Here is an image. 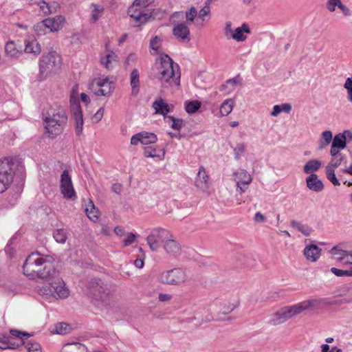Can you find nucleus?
Segmentation results:
<instances>
[{"instance_id": "2f4dec72", "label": "nucleus", "mask_w": 352, "mask_h": 352, "mask_svg": "<svg viewBox=\"0 0 352 352\" xmlns=\"http://www.w3.org/2000/svg\"><path fill=\"white\" fill-rule=\"evenodd\" d=\"M61 352H86V347L79 342L67 343L63 346Z\"/></svg>"}, {"instance_id": "c03bdc74", "label": "nucleus", "mask_w": 352, "mask_h": 352, "mask_svg": "<svg viewBox=\"0 0 352 352\" xmlns=\"http://www.w3.org/2000/svg\"><path fill=\"white\" fill-rule=\"evenodd\" d=\"M166 119H167V122H171L170 126L175 130L179 131L184 126V122L182 119L176 118L171 116L166 117Z\"/></svg>"}, {"instance_id": "774afa93", "label": "nucleus", "mask_w": 352, "mask_h": 352, "mask_svg": "<svg viewBox=\"0 0 352 352\" xmlns=\"http://www.w3.org/2000/svg\"><path fill=\"white\" fill-rule=\"evenodd\" d=\"M342 265L343 266L346 265H352V254L350 252H348L346 254L344 261Z\"/></svg>"}, {"instance_id": "473e14b6", "label": "nucleus", "mask_w": 352, "mask_h": 352, "mask_svg": "<svg viewBox=\"0 0 352 352\" xmlns=\"http://www.w3.org/2000/svg\"><path fill=\"white\" fill-rule=\"evenodd\" d=\"M153 107L155 109L156 113L165 116L170 111L169 105L162 99L155 100L153 103Z\"/></svg>"}, {"instance_id": "72a5a7b5", "label": "nucleus", "mask_w": 352, "mask_h": 352, "mask_svg": "<svg viewBox=\"0 0 352 352\" xmlns=\"http://www.w3.org/2000/svg\"><path fill=\"white\" fill-rule=\"evenodd\" d=\"M321 166V162L318 160H309L303 167V171L306 174H312L317 171Z\"/></svg>"}, {"instance_id": "a19ab883", "label": "nucleus", "mask_w": 352, "mask_h": 352, "mask_svg": "<svg viewBox=\"0 0 352 352\" xmlns=\"http://www.w3.org/2000/svg\"><path fill=\"white\" fill-rule=\"evenodd\" d=\"M292 109V106L288 103H284L280 105H274L273 110L271 112V116L276 117L281 112L289 113Z\"/></svg>"}, {"instance_id": "c9c22d12", "label": "nucleus", "mask_w": 352, "mask_h": 352, "mask_svg": "<svg viewBox=\"0 0 352 352\" xmlns=\"http://www.w3.org/2000/svg\"><path fill=\"white\" fill-rule=\"evenodd\" d=\"M39 6V12L43 15L50 14L56 11L58 5L55 3L53 5H50L45 1H41L37 3Z\"/></svg>"}, {"instance_id": "a211bd4d", "label": "nucleus", "mask_w": 352, "mask_h": 352, "mask_svg": "<svg viewBox=\"0 0 352 352\" xmlns=\"http://www.w3.org/2000/svg\"><path fill=\"white\" fill-rule=\"evenodd\" d=\"M25 343V340H15L14 338L8 334H1L0 336V349H16Z\"/></svg>"}, {"instance_id": "603ef678", "label": "nucleus", "mask_w": 352, "mask_h": 352, "mask_svg": "<svg viewBox=\"0 0 352 352\" xmlns=\"http://www.w3.org/2000/svg\"><path fill=\"white\" fill-rule=\"evenodd\" d=\"M197 16V11L195 7H191L186 12V23H191Z\"/></svg>"}, {"instance_id": "79ce46f5", "label": "nucleus", "mask_w": 352, "mask_h": 352, "mask_svg": "<svg viewBox=\"0 0 352 352\" xmlns=\"http://www.w3.org/2000/svg\"><path fill=\"white\" fill-rule=\"evenodd\" d=\"M100 82H98V78H95L89 85V89L96 96H105L101 86Z\"/></svg>"}, {"instance_id": "37998d69", "label": "nucleus", "mask_w": 352, "mask_h": 352, "mask_svg": "<svg viewBox=\"0 0 352 352\" xmlns=\"http://www.w3.org/2000/svg\"><path fill=\"white\" fill-rule=\"evenodd\" d=\"M116 54L113 52L110 51L105 56L100 57V62L102 65L109 69L111 67V61L116 60Z\"/></svg>"}, {"instance_id": "338daca9", "label": "nucleus", "mask_w": 352, "mask_h": 352, "mask_svg": "<svg viewBox=\"0 0 352 352\" xmlns=\"http://www.w3.org/2000/svg\"><path fill=\"white\" fill-rule=\"evenodd\" d=\"M339 9L341 10L343 14L345 16H349L352 14L350 9L348 7H346L345 5H344L342 3H341L340 6H339Z\"/></svg>"}, {"instance_id": "e433bc0d", "label": "nucleus", "mask_w": 352, "mask_h": 352, "mask_svg": "<svg viewBox=\"0 0 352 352\" xmlns=\"http://www.w3.org/2000/svg\"><path fill=\"white\" fill-rule=\"evenodd\" d=\"M85 212L88 218L92 221L96 222L98 219V210L91 199L89 200L85 208Z\"/></svg>"}, {"instance_id": "1a4fd4ad", "label": "nucleus", "mask_w": 352, "mask_h": 352, "mask_svg": "<svg viewBox=\"0 0 352 352\" xmlns=\"http://www.w3.org/2000/svg\"><path fill=\"white\" fill-rule=\"evenodd\" d=\"M71 111L75 121L76 134L80 136L82 133L83 130V118L82 112L80 108V100L78 98V93L76 89L73 88L69 98Z\"/></svg>"}, {"instance_id": "423d86ee", "label": "nucleus", "mask_w": 352, "mask_h": 352, "mask_svg": "<svg viewBox=\"0 0 352 352\" xmlns=\"http://www.w3.org/2000/svg\"><path fill=\"white\" fill-rule=\"evenodd\" d=\"M60 65V58L56 52H50L47 55H43L39 61L38 80L40 81L45 80L59 68Z\"/></svg>"}, {"instance_id": "4468645a", "label": "nucleus", "mask_w": 352, "mask_h": 352, "mask_svg": "<svg viewBox=\"0 0 352 352\" xmlns=\"http://www.w3.org/2000/svg\"><path fill=\"white\" fill-rule=\"evenodd\" d=\"M90 294L96 300H103L109 294V289L107 284L102 280H94L90 283L89 285Z\"/></svg>"}, {"instance_id": "ddd939ff", "label": "nucleus", "mask_w": 352, "mask_h": 352, "mask_svg": "<svg viewBox=\"0 0 352 352\" xmlns=\"http://www.w3.org/2000/svg\"><path fill=\"white\" fill-rule=\"evenodd\" d=\"M234 179L236 184L237 190L240 193L245 192L252 181L251 175L243 169L239 170L234 173Z\"/></svg>"}, {"instance_id": "864d4df0", "label": "nucleus", "mask_w": 352, "mask_h": 352, "mask_svg": "<svg viewBox=\"0 0 352 352\" xmlns=\"http://www.w3.org/2000/svg\"><path fill=\"white\" fill-rule=\"evenodd\" d=\"M10 333L12 338H14L15 340H23L21 336H27L29 337L30 335L28 333L23 332L16 329H11L10 331Z\"/></svg>"}, {"instance_id": "6e6d98bb", "label": "nucleus", "mask_w": 352, "mask_h": 352, "mask_svg": "<svg viewBox=\"0 0 352 352\" xmlns=\"http://www.w3.org/2000/svg\"><path fill=\"white\" fill-rule=\"evenodd\" d=\"M70 329L69 325L66 323H58L56 325L55 331L58 334H65Z\"/></svg>"}, {"instance_id": "bb28decb", "label": "nucleus", "mask_w": 352, "mask_h": 352, "mask_svg": "<svg viewBox=\"0 0 352 352\" xmlns=\"http://www.w3.org/2000/svg\"><path fill=\"white\" fill-rule=\"evenodd\" d=\"M243 33H250L249 26L246 23H243L241 27L236 28L231 36V38L238 42H243L245 41L247 38Z\"/></svg>"}, {"instance_id": "9d476101", "label": "nucleus", "mask_w": 352, "mask_h": 352, "mask_svg": "<svg viewBox=\"0 0 352 352\" xmlns=\"http://www.w3.org/2000/svg\"><path fill=\"white\" fill-rule=\"evenodd\" d=\"M170 232L162 228L152 229L146 237V242L149 248L153 252H156L160 247V243H164V241L170 236Z\"/></svg>"}, {"instance_id": "20e7f679", "label": "nucleus", "mask_w": 352, "mask_h": 352, "mask_svg": "<svg viewBox=\"0 0 352 352\" xmlns=\"http://www.w3.org/2000/svg\"><path fill=\"white\" fill-rule=\"evenodd\" d=\"M314 304L313 300H305L294 305L283 307L273 314L268 323L272 326L283 324L290 318L308 310L314 306Z\"/></svg>"}, {"instance_id": "b1692460", "label": "nucleus", "mask_w": 352, "mask_h": 352, "mask_svg": "<svg viewBox=\"0 0 352 352\" xmlns=\"http://www.w3.org/2000/svg\"><path fill=\"white\" fill-rule=\"evenodd\" d=\"M65 19L63 16L58 15L54 18H47L44 19L47 26L49 32L58 31L61 26V23L64 21Z\"/></svg>"}, {"instance_id": "f03ea898", "label": "nucleus", "mask_w": 352, "mask_h": 352, "mask_svg": "<svg viewBox=\"0 0 352 352\" xmlns=\"http://www.w3.org/2000/svg\"><path fill=\"white\" fill-rule=\"evenodd\" d=\"M153 72V78L159 80L163 87L177 89L179 87V67L168 55L164 54L156 60Z\"/></svg>"}, {"instance_id": "a878e982", "label": "nucleus", "mask_w": 352, "mask_h": 352, "mask_svg": "<svg viewBox=\"0 0 352 352\" xmlns=\"http://www.w3.org/2000/svg\"><path fill=\"white\" fill-rule=\"evenodd\" d=\"M130 84L131 86V95L136 96L140 92V74L138 69L132 70L130 75Z\"/></svg>"}, {"instance_id": "4d7b16f0", "label": "nucleus", "mask_w": 352, "mask_h": 352, "mask_svg": "<svg viewBox=\"0 0 352 352\" xmlns=\"http://www.w3.org/2000/svg\"><path fill=\"white\" fill-rule=\"evenodd\" d=\"M162 43V39L158 36H155L150 41V48L153 50L157 51Z\"/></svg>"}, {"instance_id": "39448f33", "label": "nucleus", "mask_w": 352, "mask_h": 352, "mask_svg": "<svg viewBox=\"0 0 352 352\" xmlns=\"http://www.w3.org/2000/svg\"><path fill=\"white\" fill-rule=\"evenodd\" d=\"M154 3V0H135L129 8L128 14L133 18L136 25L144 24L152 18L151 12L148 8Z\"/></svg>"}, {"instance_id": "680f3d73", "label": "nucleus", "mask_w": 352, "mask_h": 352, "mask_svg": "<svg viewBox=\"0 0 352 352\" xmlns=\"http://www.w3.org/2000/svg\"><path fill=\"white\" fill-rule=\"evenodd\" d=\"M136 238V236L133 232H129L126 235V238L123 240V245L124 247H127L131 245Z\"/></svg>"}, {"instance_id": "4c0bfd02", "label": "nucleus", "mask_w": 352, "mask_h": 352, "mask_svg": "<svg viewBox=\"0 0 352 352\" xmlns=\"http://www.w3.org/2000/svg\"><path fill=\"white\" fill-rule=\"evenodd\" d=\"M234 105V100L232 98L226 99L220 107V113L223 116H226L231 113Z\"/></svg>"}, {"instance_id": "7c9ffc66", "label": "nucleus", "mask_w": 352, "mask_h": 352, "mask_svg": "<svg viewBox=\"0 0 352 352\" xmlns=\"http://www.w3.org/2000/svg\"><path fill=\"white\" fill-rule=\"evenodd\" d=\"M144 155L146 157H159L164 158L165 151L164 148H154L151 146L146 147L144 151Z\"/></svg>"}, {"instance_id": "58836bf2", "label": "nucleus", "mask_w": 352, "mask_h": 352, "mask_svg": "<svg viewBox=\"0 0 352 352\" xmlns=\"http://www.w3.org/2000/svg\"><path fill=\"white\" fill-rule=\"evenodd\" d=\"M349 251L338 249L336 246L332 248L330 250V253L333 256V258L340 263H343L346 254Z\"/></svg>"}, {"instance_id": "c85d7f7f", "label": "nucleus", "mask_w": 352, "mask_h": 352, "mask_svg": "<svg viewBox=\"0 0 352 352\" xmlns=\"http://www.w3.org/2000/svg\"><path fill=\"white\" fill-rule=\"evenodd\" d=\"M290 226L306 236H309L313 231V230L308 225L304 224L301 221H298L296 220H292L290 222Z\"/></svg>"}, {"instance_id": "6e6552de", "label": "nucleus", "mask_w": 352, "mask_h": 352, "mask_svg": "<svg viewBox=\"0 0 352 352\" xmlns=\"http://www.w3.org/2000/svg\"><path fill=\"white\" fill-rule=\"evenodd\" d=\"M12 159L0 160V193L5 192L13 182L14 172Z\"/></svg>"}, {"instance_id": "f704fd0d", "label": "nucleus", "mask_w": 352, "mask_h": 352, "mask_svg": "<svg viewBox=\"0 0 352 352\" xmlns=\"http://www.w3.org/2000/svg\"><path fill=\"white\" fill-rule=\"evenodd\" d=\"M98 82H100L101 88L105 96H110L114 89V84L113 82L109 81L107 78H98Z\"/></svg>"}, {"instance_id": "4be33fe9", "label": "nucleus", "mask_w": 352, "mask_h": 352, "mask_svg": "<svg viewBox=\"0 0 352 352\" xmlns=\"http://www.w3.org/2000/svg\"><path fill=\"white\" fill-rule=\"evenodd\" d=\"M307 186L309 190L315 192H320L324 188L322 182L318 179L315 173L311 174L306 178Z\"/></svg>"}, {"instance_id": "5701e85b", "label": "nucleus", "mask_w": 352, "mask_h": 352, "mask_svg": "<svg viewBox=\"0 0 352 352\" xmlns=\"http://www.w3.org/2000/svg\"><path fill=\"white\" fill-rule=\"evenodd\" d=\"M5 53L7 56L11 58H17L23 54L21 47H17L16 43L12 41H8L5 45Z\"/></svg>"}, {"instance_id": "f3484780", "label": "nucleus", "mask_w": 352, "mask_h": 352, "mask_svg": "<svg viewBox=\"0 0 352 352\" xmlns=\"http://www.w3.org/2000/svg\"><path fill=\"white\" fill-rule=\"evenodd\" d=\"M173 34L182 42H188L190 40V30L186 23L175 24L173 29Z\"/></svg>"}, {"instance_id": "3c124183", "label": "nucleus", "mask_w": 352, "mask_h": 352, "mask_svg": "<svg viewBox=\"0 0 352 352\" xmlns=\"http://www.w3.org/2000/svg\"><path fill=\"white\" fill-rule=\"evenodd\" d=\"M211 0H206L204 7L197 12L198 17L203 21H205V16L209 15L210 12V4Z\"/></svg>"}, {"instance_id": "09e8293b", "label": "nucleus", "mask_w": 352, "mask_h": 352, "mask_svg": "<svg viewBox=\"0 0 352 352\" xmlns=\"http://www.w3.org/2000/svg\"><path fill=\"white\" fill-rule=\"evenodd\" d=\"M25 345L28 352H41V347L37 342H34L32 340L25 341L23 344Z\"/></svg>"}, {"instance_id": "7ed1b4c3", "label": "nucleus", "mask_w": 352, "mask_h": 352, "mask_svg": "<svg viewBox=\"0 0 352 352\" xmlns=\"http://www.w3.org/2000/svg\"><path fill=\"white\" fill-rule=\"evenodd\" d=\"M44 121L48 137L51 139L55 138L62 133L67 122L65 108L58 104H54L47 111Z\"/></svg>"}, {"instance_id": "412c9836", "label": "nucleus", "mask_w": 352, "mask_h": 352, "mask_svg": "<svg viewBox=\"0 0 352 352\" xmlns=\"http://www.w3.org/2000/svg\"><path fill=\"white\" fill-rule=\"evenodd\" d=\"M347 138L349 140H352V133L349 130L344 131L342 133L336 135L335 137L332 138L331 144L339 148L344 149L346 146Z\"/></svg>"}, {"instance_id": "5fc2aeb1", "label": "nucleus", "mask_w": 352, "mask_h": 352, "mask_svg": "<svg viewBox=\"0 0 352 352\" xmlns=\"http://www.w3.org/2000/svg\"><path fill=\"white\" fill-rule=\"evenodd\" d=\"M344 87L347 90V98L352 103V78H347Z\"/></svg>"}, {"instance_id": "8fccbe9b", "label": "nucleus", "mask_w": 352, "mask_h": 352, "mask_svg": "<svg viewBox=\"0 0 352 352\" xmlns=\"http://www.w3.org/2000/svg\"><path fill=\"white\" fill-rule=\"evenodd\" d=\"M343 160L344 157L342 155L332 156V159L330 163L326 167L331 168L332 169H336L341 164Z\"/></svg>"}, {"instance_id": "a18cd8bd", "label": "nucleus", "mask_w": 352, "mask_h": 352, "mask_svg": "<svg viewBox=\"0 0 352 352\" xmlns=\"http://www.w3.org/2000/svg\"><path fill=\"white\" fill-rule=\"evenodd\" d=\"M47 26V25L45 23H44V20H43L42 21H40L37 23L36 25H34V32L38 36L45 35L49 32Z\"/></svg>"}, {"instance_id": "052dcab7", "label": "nucleus", "mask_w": 352, "mask_h": 352, "mask_svg": "<svg viewBox=\"0 0 352 352\" xmlns=\"http://www.w3.org/2000/svg\"><path fill=\"white\" fill-rule=\"evenodd\" d=\"M245 151V144L243 143L237 144L234 149L235 159L239 160L241 157V155Z\"/></svg>"}, {"instance_id": "393cba45", "label": "nucleus", "mask_w": 352, "mask_h": 352, "mask_svg": "<svg viewBox=\"0 0 352 352\" xmlns=\"http://www.w3.org/2000/svg\"><path fill=\"white\" fill-rule=\"evenodd\" d=\"M25 47L24 52L30 53L34 56H38L41 52V47L38 42L35 38H31L25 41Z\"/></svg>"}, {"instance_id": "0e129e2a", "label": "nucleus", "mask_w": 352, "mask_h": 352, "mask_svg": "<svg viewBox=\"0 0 352 352\" xmlns=\"http://www.w3.org/2000/svg\"><path fill=\"white\" fill-rule=\"evenodd\" d=\"M234 30L232 28V23L230 21H227L226 23V27L224 29L225 36L227 38H231V36L233 34Z\"/></svg>"}, {"instance_id": "c756f323", "label": "nucleus", "mask_w": 352, "mask_h": 352, "mask_svg": "<svg viewBox=\"0 0 352 352\" xmlns=\"http://www.w3.org/2000/svg\"><path fill=\"white\" fill-rule=\"evenodd\" d=\"M333 133L331 131H324L322 133L321 137L318 140V149L321 151L327 146L332 141Z\"/></svg>"}, {"instance_id": "f257e3e1", "label": "nucleus", "mask_w": 352, "mask_h": 352, "mask_svg": "<svg viewBox=\"0 0 352 352\" xmlns=\"http://www.w3.org/2000/svg\"><path fill=\"white\" fill-rule=\"evenodd\" d=\"M23 270L24 274L32 280L54 278L58 274L54 258L48 255H41L38 252L32 253L28 256Z\"/></svg>"}, {"instance_id": "aec40b11", "label": "nucleus", "mask_w": 352, "mask_h": 352, "mask_svg": "<svg viewBox=\"0 0 352 352\" xmlns=\"http://www.w3.org/2000/svg\"><path fill=\"white\" fill-rule=\"evenodd\" d=\"M321 248L315 244L306 245L304 249V255L306 259L310 262H316L321 255Z\"/></svg>"}, {"instance_id": "cd10ccee", "label": "nucleus", "mask_w": 352, "mask_h": 352, "mask_svg": "<svg viewBox=\"0 0 352 352\" xmlns=\"http://www.w3.org/2000/svg\"><path fill=\"white\" fill-rule=\"evenodd\" d=\"M91 9V23H96L103 14L104 7L102 5L97 3H91L90 5Z\"/></svg>"}, {"instance_id": "ea45409f", "label": "nucleus", "mask_w": 352, "mask_h": 352, "mask_svg": "<svg viewBox=\"0 0 352 352\" xmlns=\"http://www.w3.org/2000/svg\"><path fill=\"white\" fill-rule=\"evenodd\" d=\"M68 236L67 230L64 228L56 229L53 232V237L57 243L64 244Z\"/></svg>"}, {"instance_id": "f8f14e48", "label": "nucleus", "mask_w": 352, "mask_h": 352, "mask_svg": "<svg viewBox=\"0 0 352 352\" xmlns=\"http://www.w3.org/2000/svg\"><path fill=\"white\" fill-rule=\"evenodd\" d=\"M187 279L185 271L182 268H175L162 272L160 280L163 283L168 285H179L184 283Z\"/></svg>"}, {"instance_id": "bf43d9fd", "label": "nucleus", "mask_w": 352, "mask_h": 352, "mask_svg": "<svg viewBox=\"0 0 352 352\" xmlns=\"http://www.w3.org/2000/svg\"><path fill=\"white\" fill-rule=\"evenodd\" d=\"M226 84L231 85L233 87L237 85H241L242 84V78L241 76L238 74L235 77L227 80Z\"/></svg>"}, {"instance_id": "9b49d317", "label": "nucleus", "mask_w": 352, "mask_h": 352, "mask_svg": "<svg viewBox=\"0 0 352 352\" xmlns=\"http://www.w3.org/2000/svg\"><path fill=\"white\" fill-rule=\"evenodd\" d=\"M60 191L63 197L67 200L74 201L77 199L76 192L67 170H65L60 175Z\"/></svg>"}, {"instance_id": "13d9d810", "label": "nucleus", "mask_w": 352, "mask_h": 352, "mask_svg": "<svg viewBox=\"0 0 352 352\" xmlns=\"http://www.w3.org/2000/svg\"><path fill=\"white\" fill-rule=\"evenodd\" d=\"M341 3L340 0H328L327 3V8L329 12H333L336 10V7L339 8Z\"/></svg>"}, {"instance_id": "6ab92c4d", "label": "nucleus", "mask_w": 352, "mask_h": 352, "mask_svg": "<svg viewBox=\"0 0 352 352\" xmlns=\"http://www.w3.org/2000/svg\"><path fill=\"white\" fill-rule=\"evenodd\" d=\"M195 184L197 188L204 192L207 191L209 188V176L203 166H201L199 169L195 178Z\"/></svg>"}, {"instance_id": "de8ad7c7", "label": "nucleus", "mask_w": 352, "mask_h": 352, "mask_svg": "<svg viewBox=\"0 0 352 352\" xmlns=\"http://www.w3.org/2000/svg\"><path fill=\"white\" fill-rule=\"evenodd\" d=\"M326 176L329 181H330L334 186H340V183L335 174V169L331 168H325Z\"/></svg>"}, {"instance_id": "2eb2a0df", "label": "nucleus", "mask_w": 352, "mask_h": 352, "mask_svg": "<svg viewBox=\"0 0 352 352\" xmlns=\"http://www.w3.org/2000/svg\"><path fill=\"white\" fill-rule=\"evenodd\" d=\"M157 138L155 133L142 131L136 133L131 137V144L132 145L136 146L139 142H140L142 144L146 145L154 144L157 142Z\"/></svg>"}, {"instance_id": "69168bd1", "label": "nucleus", "mask_w": 352, "mask_h": 352, "mask_svg": "<svg viewBox=\"0 0 352 352\" xmlns=\"http://www.w3.org/2000/svg\"><path fill=\"white\" fill-rule=\"evenodd\" d=\"M103 114H104V109L100 108L96 111V113L93 116V117H92L93 121L96 123H98V122H100L102 120V118L103 117Z\"/></svg>"}, {"instance_id": "e2e57ef3", "label": "nucleus", "mask_w": 352, "mask_h": 352, "mask_svg": "<svg viewBox=\"0 0 352 352\" xmlns=\"http://www.w3.org/2000/svg\"><path fill=\"white\" fill-rule=\"evenodd\" d=\"M239 306V301L238 300H234L233 302H229L228 306L225 307H224V310L223 311V313L224 314H228V313H230L231 311H232L235 308H236L237 307Z\"/></svg>"}, {"instance_id": "49530a36", "label": "nucleus", "mask_w": 352, "mask_h": 352, "mask_svg": "<svg viewBox=\"0 0 352 352\" xmlns=\"http://www.w3.org/2000/svg\"><path fill=\"white\" fill-rule=\"evenodd\" d=\"M201 107V102L198 100H192L186 102L185 109L188 113H194Z\"/></svg>"}, {"instance_id": "0eeeda50", "label": "nucleus", "mask_w": 352, "mask_h": 352, "mask_svg": "<svg viewBox=\"0 0 352 352\" xmlns=\"http://www.w3.org/2000/svg\"><path fill=\"white\" fill-rule=\"evenodd\" d=\"M59 273L56 278H47L50 280L47 285L43 287L41 292L45 295H51L61 299L67 298L69 295V290L66 286L63 280L58 276Z\"/></svg>"}, {"instance_id": "dca6fc26", "label": "nucleus", "mask_w": 352, "mask_h": 352, "mask_svg": "<svg viewBox=\"0 0 352 352\" xmlns=\"http://www.w3.org/2000/svg\"><path fill=\"white\" fill-rule=\"evenodd\" d=\"M163 248L167 254L174 258L179 256L182 253V247L173 238L172 234H170L169 238L164 241Z\"/></svg>"}]
</instances>
